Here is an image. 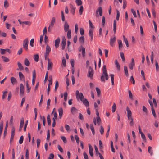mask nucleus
<instances>
[{"label": "nucleus", "mask_w": 159, "mask_h": 159, "mask_svg": "<svg viewBox=\"0 0 159 159\" xmlns=\"http://www.w3.org/2000/svg\"><path fill=\"white\" fill-rule=\"evenodd\" d=\"M102 74L101 77V81L105 82V79L106 80H107L109 79L108 75L107 73L106 66L105 65H104L102 69Z\"/></svg>", "instance_id": "f257e3e1"}, {"label": "nucleus", "mask_w": 159, "mask_h": 159, "mask_svg": "<svg viewBox=\"0 0 159 159\" xmlns=\"http://www.w3.org/2000/svg\"><path fill=\"white\" fill-rule=\"evenodd\" d=\"M29 40L28 38H25L23 41V47L26 51H28Z\"/></svg>", "instance_id": "f03ea898"}, {"label": "nucleus", "mask_w": 159, "mask_h": 159, "mask_svg": "<svg viewBox=\"0 0 159 159\" xmlns=\"http://www.w3.org/2000/svg\"><path fill=\"white\" fill-rule=\"evenodd\" d=\"M93 75V69L91 67H89L88 69L87 77L92 78Z\"/></svg>", "instance_id": "7ed1b4c3"}, {"label": "nucleus", "mask_w": 159, "mask_h": 159, "mask_svg": "<svg viewBox=\"0 0 159 159\" xmlns=\"http://www.w3.org/2000/svg\"><path fill=\"white\" fill-rule=\"evenodd\" d=\"M76 96L77 99L79 98L81 101H82L84 98L83 93H80L78 90H77L76 92Z\"/></svg>", "instance_id": "20e7f679"}, {"label": "nucleus", "mask_w": 159, "mask_h": 159, "mask_svg": "<svg viewBox=\"0 0 159 159\" xmlns=\"http://www.w3.org/2000/svg\"><path fill=\"white\" fill-rule=\"evenodd\" d=\"M98 13H99V15L101 16L102 15V7H98L97 10L96 12L95 16L96 17H98Z\"/></svg>", "instance_id": "39448f33"}, {"label": "nucleus", "mask_w": 159, "mask_h": 159, "mask_svg": "<svg viewBox=\"0 0 159 159\" xmlns=\"http://www.w3.org/2000/svg\"><path fill=\"white\" fill-rule=\"evenodd\" d=\"M116 41V37L115 36L113 38H111L110 40V44L111 46L113 47L115 46L114 43Z\"/></svg>", "instance_id": "423d86ee"}, {"label": "nucleus", "mask_w": 159, "mask_h": 159, "mask_svg": "<svg viewBox=\"0 0 159 159\" xmlns=\"http://www.w3.org/2000/svg\"><path fill=\"white\" fill-rule=\"evenodd\" d=\"M20 94L21 96H23L24 94V86L21 83L20 85Z\"/></svg>", "instance_id": "0eeeda50"}, {"label": "nucleus", "mask_w": 159, "mask_h": 159, "mask_svg": "<svg viewBox=\"0 0 159 159\" xmlns=\"http://www.w3.org/2000/svg\"><path fill=\"white\" fill-rule=\"evenodd\" d=\"M126 110L127 112V117L128 119L129 118L132 119L131 118V117H132V112L131 110L128 106L126 107Z\"/></svg>", "instance_id": "6e6552de"}, {"label": "nucleus", "mask_w": 159, "mask_h": 159, "mask_svg": "<svg viewBox=\"0 0 159 159\" xmlns=\"http://www.w3.org/2000/svg\"><path fill=\"white\" fill-rule=\"evenodd\" d=\"M135 66V63L134 59L133 58L131 59V62L129 65V68L131 69L132 70L133 68V66Z\"/></svg>", "instance_id": "1a4fd4ad"}, {"label": "nucleus", "mask_w": 159, "mask_h": 159, "mask_svg": "<svg viewBox=\"0 0 159 159\" xmlns=\"http://www.w3.org/2000/svg\"><path fill=\"white\" fill-rule=\"evenodd\" d=\"M89 148V153L90 156L93 157V148L92 147L90 144H88Z\"/></svg>", "instance_id": "9d476101"}, {"label": "nucleus", "mask_w": 159, "mask_h": 159, "mask_svg": "<svg viewBox=\"0 0 159 159\" xmlns=\"http://www.w3.org/2000/svg\"><path fill=\"white\" fill-rule=\"evenodd\" d=\"M60 42V39L59 37L57 38L55 41V46L57 48L59 46V44Z\"/></svg>", "instance_id": "9b49d317"}, {"label": "nucleus", "mask_w": 159, "mask_h": 159, "mask_svg": "<svg viewBox=\"0 0 159 159\" xmlns=\"http://www.w3.org/2000/svg\"><path fill=\"white\" fill-rule=\"evenodd\" d=\"M64 30L65 32H66L69 30V26L67 22L66 21L64 25Z\"/></svg>", "instance_id": "f8f14e48"}, {"label": "nucleus", "mask_w": 159, "mask_h": 159, "mask_svg": "<svg viewBox=\"0 0 159 159\" xmlns=\"http://www.w3.org/2000/svg\"><path fill=\"white\" fill-rule=\"evenodd\" d=\"M15 131V128L14 127L12 128L10 138V140L11 141L13 139L14 136V133Z\"/></svg>", "instance_id": "ddd939ff"}, {"label": "nucleus", "mask_w": 159, "mask_h": 159, "mask_svg": "<svg viewBox=\"0 0 159 159\" xmlns=\"http://www.w3.org/2000/svg\"><path fill=\"white\" fill-rule=\"evenodd\" d=\"M82 101L86 107L89 106V102L86 98L83 99Z\"/></svg>", "instance_id": "4468645a"}, {"label": "nucleus", "mask_w": 159, "mask_h": 159, "mask_svg": "<svg viewBox=\"0 0 159 159\" xmlns=\"http://www.w3.org/2000/svg\"><path fill=\"white\" fill-rule=\"evenodd\" d=\"M19 75L20 80L22 81H23L24 82H25V77L21 72H19Z\"/></svg>", "instance_id": "2eb2a0df"}, {"label": "nucleus", "mask_w": 159, "mask_h": 159, "mask_svg": "<svg viewBox=\"0 0 159 159\" xmlns=\"http://www.w3.org/2000/svg\"><path fill=\"white\" fill-rule=\"evenodd\" d=\"M52 63L50 61V59H48V63L47 69L49 70L50 68H52Z\"/></svg>", "instance_id": "dca6fc26"}, {"label": "nucleus", "mask_w": 159, "mask_h": 159, "mask_svg": "<svg viewBox=\"0 0 159 159\" xmlns=\"http://www.w3.org/2000/svg\"><path fill=\"white\" fill-rule=\"evenodd\" d=\"M82 47V49H79V51L80 52L82 51V56L83 57H84L85 55V48L84 47H83L82 46H81Z\"/></svg>", "instance_id": "f3484780"}, {"label": "nucleus", "mask_w": 159, "mask_h": 159, "mask_svg": "<svg viewBox=\"0 0 159 159\" xmlns=\"http://www.w3.org/2000/svg\"><path fill=\"white\" fill-rule=\"evenodd\" d=\"M78 110L74 107H72L71 108V111L73 115L76 114L78 111Z\"/></svg>", "instance_id": "a211bd4d"}, {"label": "nucleus", "mask_w": 159, "mask_h": 159, "mask_svg": "<svg viewBox=\"0 0 159 159\" xmlns=\"http://www.w3.org/2000/svg\"><path fill=\"white\" fill-rule=\"evenodd\" d=\"M89 35L91 37V41H92L93 34V31L91 29H90L89 32Z\"/></svg>", "instance_id": "6ab92c4d"}, {"label": "nucleus", "mask_w": 159, "mask_h": 159, "mask_svg": "<svg viewBox=\"0 0 159 159\" xmlns=\"http://www.w3.org/2000/svg\"><path fill=\"white\" fill-rule=\"evenodd\" d=\"M59 117L61 118L63 114V110L62 108H60L58 109Z\"/></svg>", "instance_id": "aec40b11"}, {"label": "nucleus", "mask_w": 159, "mask_h": 159, "mask_svg": "<svg viewBox=\"0 0 159 159\" xmlns=\"http://www.w3.org/2000/svg\"><path fill=\"white\" fill-rule=\"evenodd\" d=\"M24 124V119L23 118L20 119V129H22Z\"/></svg>", "instance_id": "412c9836"}, {"label": "nucleus", "mask_w": 159, "mask_h": 159, "mask_svg": "<svg viewBox=\"0 0 159 159\" xmlns=\"http://www.w3.org/2000/svg\"><path fill=\"white\" fill-rule=\"evenodd\" d=\"M55 22V18L54 17H53L52 19L49 26L53 27L54 25Z\"/></svg>", "instance_id": "4be33fe9"}, {"label": "nucleus", "mask_w": 159, "mask_h": 159, "mask_svg": "<svg viewBox=\"0 0 159 159\" xmlns=\"http://www.w3.org/2000/svg\"><path fill=\"white\" fill-rule=\"evenodd\" d=\"M115 63L116 66L117 70L119 71L120 70V66L117 59L115 60Z\"/></svg>", "instance_id": "5701e85b"}, {"label": "nucleus", "mask_w": 159, "mask_h": 159, "mask_svg": "<svg viewBox=\"0 0 159 159\" xmlns=\"http://www.w3.org/2000/svg\"><path fill=\"white\" fill-rule=\"evenodd\" d=\"M70 7L71 8V12L73 15H74L75 13V7L72 4H70Z\"/></svg>", "instance_id": "b1692460"}, {"label": "nucleus", "mask_w": 159, "mask_h": 159, "mask_svg": "<svg viewBox=\"0 0 159 159\" xmlns=\"http://www.w3.org/2000/svg\"><path fill=\"white\" fill-rule=\"evenodd\" d=\"M118 48L120 50H121L122 48L123 47L122 43L121 40H118Z\"/></svg>", "instance_id": "393cba45"}, {"label": "nucleus", "mask_w": 159, "mask_h": 159, "mask_svg": "<svg viewBox=\"0 0 159 159\" xmlns=\"http://www.w3.org/2000/svg\"><path fill=\"white\" fill-rule=\"evenodd\" d=\"M71 30L70 29H69L68 31H67V37L68 39H71Z\"/></svg>", "instance_id": "a878e982"}, {"label": "nucleus", "mask_w": 159, "mask_h": 159, "mask_svg": "<svg viewBox=\"0 0 159 159\" xmlns=\"http://www.w3.org/2000/svg\"><path fill=\"white\" fill-rule=\"evenodd\" d=\"M47 120L48 125H51V121L50 119V116L49 114L47 116Z\"/></svg>", "instance_id": "bb28decb"}, {"label": "nucleus", "mask_w": 159, "mask_h": 159, "mask_svg": "<svg viewBox=\"0 0 159 159\" xmlns=\"http://www.w3.org/2000/svg\"><path fill=\"white\" fill-rule=\"evenodd\" d=\"M24 64L27 66H28L30 65V62L27 58H25L24 61Z\"/></svg>", "instance_id": "cd10ccee"}, {"label": "nucleus", "mask_w": 159, "mask_h": 159, "mask_svg": "<svg viewBox=\"0 0 159 159\" xmlns=\"http://www.w3.org/2000/svg\"><path fill=\"white\" fill-rule=\"evenodd\" d=\"M3 122L2 121H1L0 123V135H1L2 133L3 129Z\"/></svg>", "instance_id": "c85d7f7f"}, {"label": "nucleus", "mask_w": 159, "mask_h": 159, "mask_svg": "<svg viewBox=\"0 0 159 159\" xmlns=\"http://www.w3.org/2000/svg\"><path fill=\"white\" fill-rule=\"evenodd\" d=\"M7 92V90H5L3 92V95L2 97V99H4L7 96V95L6 94Z\"/></svg>", "instance_id": "c756f323"}, {"label": "nucleus", "mask_w": 159, "mask_h": 159, "mask_svg": "<svg viewBox=\"0 0 159 159\" xmlns=\"http://www.w3.org/2000/svg\"><path fill=\"white\" fill-rule=\"evenodd\" d=\"M48 81L49 82L48 85H51L52 83V77L51 75H50L49 76Z\"/></svg>", "instance_id": "7c9ffc66"}, {"label": "nucleus", "mask_w": 159, "mask_h": 159, "mask_svg": "<svg viewBox=\"0 0 159 159\" xmlns=\"http://www.w3.org/2000/svg\"><path fill=\"white\" fill-rule=\"evenodd\" d=\"M17 65H18L19 68L20 70H23V69H24L23 66L20 62H17Z\"/></svg>", "instance_id": "2f4dec72"}, {"label": "nucleus", "mask_w": 159, "mask_h": 159, "mask_svg": "<svg viewBox=\"0 0 159 159\" xmlns=\"http://www.w3.org/2000/svg\"><path fill=\"white\" fill-rule=\"evenodd\" d=\"M90 129L92 131V134L93 135H94L95 134V130L94 129V127L93 125V124H90Z\"/></svg>", "instance_id": "473e14b6"}, {"label": "nucleus", "mask_w": 159, "mask_h": 159, "mask_svg": "<svg viewBox=\"0 0 159 159\" xmlns=\"http://www.w3.org/2000/svg\"><path fill=\"white\" fill-rule=\"evenodd\" d=\"M124 72L126 76H128V69L127 67L126 66H124Z\"/></svg>", "instance_id": "72a5a7b5"}, {"label": "nucleus", "mask_w": 159, "mask_h": 159, "mask_svg": "<svg viewBox=\"0 0 159 159\" xmlns=\"http://www.w3.org/2000/svg\"><path fill=\"white\" fill-rule=\"evenodd\" d=\"M96 121L98 125H100L101 122V120L99 116H97Z\"/></svg>", "instance_id": "f704fd0d"}, {"label": "nucleus", "mask_w": 159, "mask_h": 159, "mask_svg": "<svg viewBox=\"0 0 159 159\" xmlns=\"http://www.w3.org/2000/svg\"><path fill=\"white\" fill-rule=\"evenodd\" d=\"M152 149V148L151 146H149L148 148V152L151 156L153 154V151Z\"/></svg>", "instance_id": "c9c22d12"}, {"label": "nucleus", "mask_w": 159, "mask_h": 159, "mask_svg": "<svg viewBox=\"0 0 159 159\" xmlns=\"http://www.w3.org/2000/svg\"><path fill=\"white\" fill-rule=\"evenodd\" d=\"M4 7L5 8H7L9 6V4L7 0H5L4 2Z\"/></svg>", "instance_id": "e433bc0d"}, {"label": "nucleus", "mask_w": 159, "mask_h": 159, "mask_svg": "<svg viewBox=\"0 0 159 159\" xmlns=\"http://www.w3.org/2000/svg\"><path fill=\"white\" fill-rule=\"evenodd\" d=\"M116 105L115 103H114L113 104V105L112 106V111L113 113H114L115 112L116 108Z\"/></svg>", "instance_id": "4c0bfd02"}, {"label": "nucleus", "mask_w": 159, "mask_h": 159, "mask_svg": "<svg viewBox=\"0 0 159 159\" xmlns=\"http://www.w3.org/2000/svg\"><path fill=\"white\" fill-rule=\"evenodd\" d=\"M11 81L12 84H14L16 82V79L13 77H12L11 78Z\"/></svg>", "instance_id": "58836bf2"}, {"label": "nucleus", "mask_w": 159, "mask_h": 159, "mask_svg": "<svg viewBox=\"0 0 159 159\" xmlns=\"http://www.w3.org/2000/svg\"><path fill=\"white\" fill-rule=\"evenodd\" d=\"M110 75L111 76V80L112 85H114V74H111Z\"/></svg>", "instance_id": "ea45409f"}, {"label": "nucleus", "mask_w": 159, "mask_h": 159, "mask_svg": "<svg viewBox=\"0 0 159 159\" xmlns=\"http://www.w3.org/2000/svg\"><path fill=\"white\" fill-rule=\"evenodd\" d=\"M1 58L3 59V61L5 62H8L9 61V59L7 57L4 56H2Z\"/></svg>", "instance_id": "a19ab883"}, {"label": "nucleus", "mask_w": 159, "mask_h": 159, "mask_svg": "<svg viewBox=\"0 0 159 159\" xmlns=\"http://www.w3.org/2000/svg\"><path fill=\"white\" fill-rule=\"evenodd\" d=\"M84 36H82L80 38L79 41L80 43H83L84 41Z\"/></svg>", "instance_id": "79ce46f5"}, {"label": "nucleus", "mask_w": 159, "mask_h": 159, "mask_svg": "<svg viewBox=\"0 0 159 159\" xmlns=\"http://www.w3.org/2000/svg\"><path fill=\"white\" fill-rule=\"evenodd\" d=\"M75 2L78 6H80L82 4V1L81 0H76Z\"/></svg>", "instance_id": "37998d69"}, {"label": "nucleus", "mask_w": 159, "mask_h": 159, "mask_svg": "<svg viewBox=\"0 0 159 159\" xmlns=\"http://www.w3.org/2000/svg\"><path fill=\"white\" fill-rule=\"evenodd\" d=\"M34 60L36 62L38 61L39 60V57L38 54H36L34 55Z\"/></svg>", "instance_id": "c03bdc74"}, {"label": "nucleus", "mask_w": 159, "mask_h": 159, "mask_svg": "<svg viewBox=\"0 0 159 159\" xmlns=\"http://www.w3.org/2000/svg\"><path fill=\"white\" fill-rule=\"evenodd\" d=\"M51 51V48L48 45H47L46 47V52L49 53Z\"/></svg>", "instance_id": "a18cd8bd"}, {"label": "nucleus", "mask_w": 159, "mask_h": 159, "mask_svg": "<svg viewBox=\"0 0 159 159\" xmlns=\"http://www.w3.org/2000/svg\"><path fill=\"white\" fill-rule=\"evenodd\" d=\"M141 137H142V139H143V141L144 142H146V137H145V136L144 134V133H141Z\"/></svg>", "instance_id": "49530a36"}, {"label": "nucleus", "mask_w": 159, "mask_h": 159, "mask_svg": "<svg viewBox=\"0 0 159 159\" xmlns=\"http://www.w3.org/2000/svg\"><path fill=\"white\" fill-rule=\"evenodd\" d=\"M120 55L122 59V60L123 61H125V56L123 52H121L120 53Z\"/></svg>", "instance_id": "de8ad7c7"}, {"label": "nucleus", "mask_w": 159, "mask_h": 159, "mask_svg": "<svg viewBox=\"0 0 159 159\" xmlns=\"http://www.w3.org/2000/svg\"><path fill=\"white\" fill-rule=\"evenodd\" d=\"M29 159V150L28 149L26 150L25 151V159Z\"/></svg>", "instance_id": "09e8293b"}, {"label": "nucleus", "mask_w": 159, "mask_h": 159, "mask_svg": "<svg viewBox=\"0 0 159 159\" xmlns=\"http://www.w3.org/2000/svg\"><path fill=\"white\" fill-rule=\"evenodd\" d=\"M61 139L63 140L64 143H66L67 142V140L66 138L63 136H61Z\"/></svg>", "instance_id": "8fccbe9b"}, {"label": "nucleus", "mask_w": 159, "mask_h": 159, "mask_svg": "<svg viewBox=\"0 0 159 159\" xmlns=\"http://www.w3.org/2000/svg\"><path fill=\"white\" fill-rule=\"evenodd\" d=\"M64 100L65 101H66L67 100V93L66 92H65L64 93Z\"/></svg>", "instance_id": "3c124183"}, {"label": "nucleus", "mask_w": 159, "mask_h": 159, "mask_svg": "<svg viewBox=\"0 0 159 159\" xmlns=\"http://www.w3.org/2000/svg\"><path fill=\"white\" fill-rule=\"evenodd\" d=\"M94 148H95V150L96 155L98 156V155H99V153H100L99 152V151L98 149V148L96 145H95L94 146Z\"/></svg>", "instance_id": "603ef678"}, {"label": "nucleus", "mask_w": 159, "mask_h": 159, "mask_svg": "<svg viewBox=\"0 0 159 159\" xmlns=\"http://www.w3.org/2000/svg\"><path fill=\"white\" fill-rule=\"evenodd\" d=\"M24 137L23 135H22L20 136L19 140V143L20 144H21L22 143L23 141Z\"/></svg>", "instance_id": "864d4df0"}, {"label": "nucleus", "mask_w": 159, "mask_h": 159, "mask_svg": "<svg viewBox=\"0 0 159 159\" xmlns=\"http://www.w3.org/2000/svg\"><path fill=\"white\" fill-rule=\"evenodd\" d=\"M128 93L129 98L131 100H133V95L131 91L130 90H128Z\"/></svg>", "instance_id": "5fc2aeb1"}, {"label": "nucleus", "mask_w": 159, "mask_h": 159, "mask_svg": "<svg viewBox=\"0 0 159 159\" xmlns=\"http://www.w3.org/2000/svg\"><path fill=\"white\" fill-rule=\"evenodd\" d=\"M34 39L33 38L31 39L30 42V45L32 47L34 46Z\"/></svg>", "instance_id": "6e6d98bb"}, {"label": "nucleus", "mask_w": 159, "mask_h": 159, "mask_svg": "<svg viewBox=\"0 0 159 159\" xmlns=\"http://www.w3.org/2000/svg\"><path fill=\"white\" fill-rule=\"evenodd\" d=\"M62 64L64 67H65L66 66V59L63 58L62 60Z\"/></svg>", "instance_id": "4d7b16f0"}, {"label": "nucleus", "mask_w": 159, "mask_h": 159, "mask_svg": "<svg viewBox=\"0 0 159 159\" xmlns=\"http://www.w3.org/2000/svg\"><path fill=\"white\" fill-rule=\"evenodd\" d=\"M100 132L101 134H102L104 133V129L102 125L100 126Z\"/></svg>", "instance_id": "13d9d810"}, {"label": "nucleus", "mask_w": 159, "mask_h": 159, "mask_svg": "<svg viewBox=\"0 0 159 159\" xmlns=\"http://www.w3.org/2000/svg\"><path fill=\"white\" fill-rule=\"evenodd\" d=\"M111 151L113 152H115V149L113 147V142L112 141H111Z\"/></svg>", "instance_id": "bf43d9fd"}, {"label": "nucleus", "mask_w": 159, "mask_h": 159, "mask_svg": "<svg viewBox=\"0 0 159 159\" xmlns=\"http://www.w3.org/2000/svg\"><path fill=\"white\" fill-rule=\"evenodd\" d=\"M131 118L132 119H128V120H130V122H129V124L130 126H132L134 125V123H133V119L132 118V117H131Z\"/></svg>", "instance_id": "052dcab7"}, {"label": "nucleus", "mask_w": 159, "mask_h": 159, "mask_svg": "<svg viewBox=\"0 0 159 159\" xmlns=\"http://www.w3.org/2000/svg\"><path fill=\"white\" fill-rule=\"evenodd\" d=\"M151 110L152 111V112L153 115V116L154 117H156V113H155V110L154 109L153 107H151Z\"/></svg>", "instance_id": "680f3d73"}, {"label": "nucleus", "mask_w": 159, "mask_h": 159, "mask_svg": "<svg viewBox=\"0 0 159 159\" xmlns=\"http://www.w3.org/2000/svg\"><path fill=\"white\" fill-rule=\"evenodd\" d=\"M131 12L133 13L134 16L135 17H136L137 15L136 14V12H135V11H134V10L133 9H131Z\"/></svg>", "instance_id": "e2e57ef3"}, {"label": "nucleus", "mask_w": 159, "mask_h": 159, "mask_svg": "<svg viewBox=\"0 0 159 159\" xmlns=\"http://www.w3.org/2000/svg\"><path fill=\"white\" fill-rule=\"evenodd\" d=\"M83 11V6H80V10H79V13L80 15H82V12Z\"/></svg>", "instance_id": "0e129e2a"}, {"label": "nucleus", "mask_w": 159, "mask_h": 159, "mask_svg": "<svg viewBox=\"0 0 159 159\" xmlns=\"http://www.w3.org/2000/svg\"><path fill=\"white\" fill-rule=\"evenodd\" d=\"M41 140L39 139H37L36 140L37 146L38 147L40 145Z\"/></svg>", "instance_id": "69168bd1"}, {"label": "nucleus", "mask_w": 159, "mask_h": 159, "mask_svg": "<svg viewBox=\"0 0 159 159\" xmlns=\"http://www.w3.org/2000/svg\"><path fill=\"white\" fill-rule=\"evenodd\" d=\"M96 91L98 95H99L100 94L101 91L99 88L98 87L96 88Z\"/></svg>", "instance_id": "338daca9"}, {"label": "nucleus", "mask_w": 159, "mask_h": 159, "mask_svg": "<svg viewBox=\"0 0 159 159\" xmlns=\"http://www.w3.org/2000/svg\"><path fill=\"white\" fill-rule=\"evenodd\" d=\"M22 23L23 24H25L28 25H30L31 23L30 22L28 21H23Z\"/></svg>", "instance_id": "774afa93"}]
</instances>
